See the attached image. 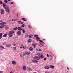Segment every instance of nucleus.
<instances>
[{
	"mask_svg": "<svg viewBox=\"0 0 73 73\" xmlns=\"http://www.w3.org/2000/svg\"><path fill=\"white\" fill-rule=\"evenodd\" d=\"M5 9H6V11L8 12V13H9L10 12L9 8V7L7 5H6V6L4 7Z\"/></svg>",
	"mask_w": 73,
	"mask_h": 73,
	"instance_id": "obj_1",
	"label": "nucleus"
},
{
	"mask_svg": "<svg viewBox=\"0 0 73 73\" xmlns=\"http://www.w3.org/2000/svg\"><path fill=\"white\" fill-rule=\"evenodd\" d=\"M14 33V31H10L9 32V33L8 34V35L10 37H12L13 36L12 35Z\"/></svg>",
	"mask_w": 73,
	"mask_h": 73,
	"instance_id": "obj_2",
	"label": "nucleus"
},
{
	"mask_svg": "<svg viewBox=\"0 0 73 73\" xmlns=\"http://www.w3.org/2000/svg\"><path fill=\"white\" fill-rule=\"evenodd\" d=\"M40 39V38L38 36H36V40L37 41H38L39 40V41L40 42V45H42V44L41 42H42V43H43V44H45V43H44L43 41H42L41 40H39Z\"/></svg>",
	"mask_w": 73,
	"mask_h": 73,
	"instance_id": "obj_3",
	"label": "nucleus"
},
{
	"mask_svg": "<svg viewBox=\"0 0 73 73\" xmlns=\"http://www.w3.org/2000/svg\"><path fill=\"white\" fill-rule=\"evenodd\" d=\"M27 70L28 72H31L32 71V69L31 68L28 67L27 68Z\"/></svg>",
	"mask_w": 73,
	"mask_h": 73,
	"instance_id": "obj_4",
	"label": "nucleus"
},
{
	"mask_svg": "<svg viewBox=\"0 0 73 73\" xmlns=\"http://www.w3.org/2000/svg\"><path fill=\"white\" fill-rule=\"evenodd\" d=\"M1 13L2 15H3L4 13V10L1 9L0 10Z\"/></svg>",
	"mask_w": 73,
	"mask_h": 73,
	"instance_id": "obj_5",
	"label": "nucleus"
},
{
	"mask_svg": "<svg viewBox=\"0 0 73 73\" xmlns=\"http://www.w3.org/2000/svg\"><path fill=\"white\" fill-rule=\"evenodd\" d=\"M32 62H34V63H37L38 61L34 59L32 61Z\"/></svg>",
	"mask_w": 73,
	"mask_h": 73,
	"instance_id": "obj_6",
	"label": "nucleus"
},
{
	"mask_svg": "<svg viewBox=\"0 0 73 73\" xmlns=\"http://www.w3.org/2000/svg\"><path fill=\"white\" fill-rule=\"evenodd\" d=\"M17 34L18 35H20L21 34V31H18L17 33Z\"/></svg>",
	"mask_w": 73,
	"mask_h": 73,
	"instance_id": "obj_7",
	"label": "nucleus"
},
{
	"mask_svg": "<svg viewBox=\"0 0 73 73\" xmlns=\"http://www.w3.org/2000/svg\"><path fill=\"white\" fill-rule=\"evenodd\" d=\"M34 58L35 60H40L39 57L37 56H35L34 57Z\"/></svg>",
	"mask_w": 73,
	"mask_h": 73,
	"instance_id": "obj_8",
	"label": "nucleus"
},
{
	"mask_svg": "<svg viewBox=\"0 0 73 73\" xmlns=\"http://www.w3.org/2000/svg\"><path fill=\"white\" fill-rule=\"evenodd\" d=\"M18 29L19 31H21L23 30V29L21 27H19L18 28Z\"/></svg>",
	"mask_w": 73,
	"mask_h": 73,
	"instance_id": "obj_9",
	"label": "nucleus"
},
{
	"mask_svg": "<svg viewBox=\"0 0 73 73\" xmlns=\"http://www.w3.org/2000/svg\"><path fill=\"white\" fill-rule=\"evenodd\" d=\"M17 21L18 23H19V24H24V22H22L19 21Z\"/></svg>",
	"mask_w": 73,
	"mask_h": 73,
	"instance_id": "obj_10",
	"label": "nucleus"
},
{
	"mask_svg": "<svg viewBox=\"0 0 73 73\" xmlns=\"http://www.w3.org/2000/svg\"><path fill=\"white\" fill-rule=\"evenodd\" d=\"M21 19L22 20H23V21H26L27 20V19L26 18H22Z\"/></svg>",
	"mask_w": 73,
	"mask_h": 73,
	"instance_id": "obj_11",
	"label": "nucleus"
},
{
	"mask_svg": "<svg viewBox=\"0 0 73 73\" xmlns=\"http://www.w3.org/2000/svg\"><path fill=\"white\" fill-rule=\"evenodd\" d=\"M45 69H48L49 68V66H45L44 67Z\"/></svg>",
	"mask_w": 73,
	"mask_h": 73,
	"instance_id": "obj_12",
	"label": "nucleus"
},
{
	"mask_svg": "<svg viewBox=\"0 0 73 73\" xmlns=\"http://www.w3.org/2000/svg\"><path fill=\"white\" fill-rule=\"evenodd\" d=\"M5 28L6 30H7V29H8L9 27L8 26H6L5 27Z\"/></svg>",
	"mask_w": 73,
	"mask_h": 73,
	"instance_id": "obj_13",
	"label": "nucleus"
},
{
	"mask_svg": "<svg viewBox=\"0 0 73 73\" xmlns=\"http://www.w3.org/2000/svg\"><path fill=\"white\" fill-rule=\"evenodd\" d=\"M26 55H29L30 54V52H25Z\"/></svg>",
	"mask_w": 73,
	"mask_h": 73,
	"instance_id": "obj_14",
	"label": "nucleus"
},
{
	"mask_svg": "<svg viewBox=\"0 0 73 73\" xmlns=\"http://www.w3.org/2000/svg\"><path fill=\"white\" fill-rule=\"evenodd\" d=\"M33 50V48L32 47H30L29 48V50H30V51H32Z\"/></svg>",
	"mask_w": 73,
	"mask_h": 73,
	"instance_id": "obj_15",
	"label": "nucleus"
},
{
	"mask_svg": "<svg viewBox=\"0 0 73 73\" xmlns=\"http://www.w3.org/2000/svg\"><path fill=\"white\" fill-rule=\"evenodd\" d=\"M50 68H52V69H54V66H53L52 65H50Z\"/></svg>",
	"mask_w": 73,
	"mask_h": 73,
	"instance_id": "obj_16",
	"label": "nucleus"
},
{
	"mask_svg": "<svg viewBox=\"0 0 73 73\" xmlns=\"http://www.w3.org/2000/svg\"><path fill=\"white\" fill-rule=\"evenodd\" d=\"M4 47L2 45H0V49H5Z\"/></svg>",
	"mask_w": 73,
	"mask_h": 73,
	"instance_id": "obj_17",
	"label": "nucleus"
},
{
	"mask_svg": "<svg viewBox=\"0 0 73 73\" xmlns=\"http://www.w3.org/2000/svg\"><path fill=\"white\" fill-rule=\"evenodd\" d=\"M12 64H13V65H15L16 64V62L15 61H13L12 62Z\"/></svg>",
	"mask_w": 73,
	"mask_h": 73,
	"instance_id": "obj_18",
	"label": "nucleus"
},
{
	"mask_svg": "<svg viewBox=\"0 0 73 73\" xmlns=\"http://www.w3.org/2000/svg\"><path fill=\"white\" fill-rule=\"evenodd\" d=\"M4 25H2L0 26V28L1 29L3 28H4Z\"/></svg>",
	"mask_w": 73,
	"mask_h": 73,
	"instance_id": "obj_19",
	"label": "nucleus"
},
{
	"mask_svg": "<svg viewBox=\"0 0 73 73\" xmlns=\"http://www.w3.org/2000/svg\"><path fill=\"white\" fill-rule=\"evenodd\" d=\"M43 57H44V56L42 55L40 56L39 57V58H42Z\"/></svg>",
	"mask_w": 73,
	"mask_h": 73,
	"instance_id": "obj_20",
	"label": "nucleus"
},
{
	"mask_svg": "<svg viewBox=\"0 0 73 73\" xmlns=\"http://www.w3.org/2000/svg\"><path fill=\"white\" fill-rule=\"evenodd\" d=\"M2 36H3V34H2V33H0V40L2 38Z\"/></svg>",
	"mask_w": 73,
	"mask_h": 73,
	"instance_id": "obj_21",
	"label": "nucleus"
},
{
	"mask_svg": "<svg viewBox=\"0 0 73 73\" xmlns=\"http://www.w3.org/2000/svg\"><path fill=\"white\" fill-rule=\"evenodd\" d=\"M18 29V28L17 27H15L13 29V30H14L15 31H16Z\"/></svg>",
	"mask_w": 73,
	"mask_h": 73,
	"instance_id": "obj_22",
	"label": "nucleus"
},
{
	"mask_svg": "<svg viewBox=\"0 0 73 73\" xmlns=\"http://www.w3.org/2000/svg\"><path fill=\"white\" fill-rule=\"evenodd\" d=\"M32 46L33 47H34V48H36V45L35 44H33Z\"/></svg>",
	"mask_w": 73,
	"mask_h": 73,
	"instance_id": "obj_23",
	"label": "nucleus"
},
{
	"mask_svg": "<svg viewBox=\"0 0 73 73\" xmlns=\"http://www.w3.org/2000/svg\"><path fill=\"white\" fill-rule=\"evenodd\" d=\"M27 68H26V66H23V70H25Z\"/></svg>",
	"mask_w": 73,
	"mask_h": 73,
	"instance_id": "obj_24",
	"label": "nucleus"
},
{
	"mask_svg": "<svg viewBox=\"0 0 73 73\" xmlns=\"http://www.w3.org/2000/svg\"><path fill=\"white\" fill-rule=\"evenodd\" d=\"M22 31H23V33H25V31L24 30V29H23Z\"/></svg>",
	"mask_w": 73,
	"mask_h": 73,
	"instance_id": "obj_25",
	"label": "nucleus"
},
{
	"mask_svg": "<svg viewBox=\"0 0 73 73\" xmlns=\"http://www.w3.org/2000/svg\"><path fill=\"white\" fill-rule=\"evenodd\" d=\"M6 46L7 47H9V46H11V44H7L6 45Z\"/></svg>",
	"mask_w": 73,
	"mask_h": 73,
	"instance_id": "obj_26",
	"label": "nucleus"
},
{
	"mask_svg": "<svg viewBox=\"0 0 73 73\" xmlns=\"http://www.w3.org/2000/svg\"><path fill=\"white\" fill-rule=\"evenodd\" d=\"M6 4L4 3L3 5V7H5V6H6Z\"/></svg>",
	"mask_w": 73,
	"mask_h": 73,
	"instance_id": "obj_27",
	"label": "nucleus"
},
{
	"mask_svg": "<svg viewBox=\"0 0 73 73\" xmlns=\"http://www.w3.org/2000/svg\"><path fill=\"white\" fill-rule=\"evenodd\" d=\"M28 28H30V29H31V28H32V26H31L30 25H29L28 26Z\"/></svg>",
	"mask_w": 73,
	"mask_h": 73,
	"instance_id": "obj_28",
	"label": "nucleus"
},
{
	"mask_svg": "<svg viewBox=\"0 0 73 73\" xmlns=\"http://www.w3.org/2000/svg\"><path fill=\"white\" fill-rule=\"evenodd\" d=\"M7 36V34H5L3 35V37H5Z\"/></svg>",
	"mask_w": 73,
	"mask_h": 73,
	"instance_id": "obj_29",
	"label": "nucleus"
},
{
	"mask_svg": "<svg viewBox=\"0 0 73 73\" xmlns=\"http://www.w3.org/2000/svg\"><path fill=\"white\" fill-rule=\"evenodd\" d=\"M31 41H32V40L31 39H29L28 40L29 42H31Z\"/></svg>",
	"mask_w": 73,
	"mask_h": 73,
	"instance_id": "obj_30",
	"label": "nucleus"
},
{
	"mask_svg": "<svg viewBox=\"0 0 73 73\" xmlns=\"http://www.w3.org/2000/svg\"><path fill=\"white\" fill-rule=\"evenodd\" d=\"M2 23H3V25H5L7 23L5 22H2Z\"/></svg>",
	"mask_w": 73,
	"mask_h": 73,
	"instance_id": "obj_31",
	"label": "nucleus"
},
{
	"mask_svg": "<svg viewBox=\"0 0 73 73\" xmlns=\"http://www.w3.org/2000/svg\"><path fill=\"white\" fill-rule=\"evenodd\" d=\"M41 50L39 49L37 51V52H41Z\"/></svg>",
	"mask_w": 73,
	"mask_h": 73,
	"instance_id": "obj_32",
	"label": "nucleus"
},
{
	"mask_svg": "<svg viewBox=\"0 0 73 73\" xmlns=\"http://www.w3.org/2000/svg\"><path fill=\"white\" fill-rule=\"evenodd\" d=\"M4 2L5 3H7L8 2V1L7 0H5L4 1Z\"/></svg>",
	"mask_w": 73,
	"mask_h": 73,
	"instance_id": "obj_33",
	"label": "nucleus"
},
{
	"mask_svg": "<svg viewBox=\"0 0 73 73\" xmlns=\"http://www.w3.org/2000/svg\"><path fill=\"white\" fill-rule=\"evenodd\" d=\"M22 27H25V25L23 24L21 25Z\"/></svg>",
	"mask_w": 73,
	"mask_h": 73,
	"instance_id": "obj_34",
	"label": "nucleus"
},
{
	"mask_svg": "<svg viewBox=\"0 0 73 73\" xmlns=\"http://www.w3.org/2000/svg\"><path fill=\"white\" fill-rule=\"evenodd\" d=\"M29 38H32V36H31V35H30L29 36Z\"/></svg>",
	"mask_w": 73,
	"mask_h": 73,
	"instance_id": "obj_35",
	"label": "nucleus"
},
{
	"mask_svg": "<svg viewBox=\"0 0 73 73\" xmlns=\"http://www.w3.org/2000/svg\"><path fill=\"white\" fill-rule=\"evenodd\" d=\"M0 4H3V2L1 1H0Z\"/></svg>",
	"mask_w": 73,
	"mask_h": 73,
	"instance_id": "obj_36",
	"label": "nucleus"
},
{
	"mask_svg": "<svg viewBox=\"0 0 73 73\" xmlns=\"http://www.w3.org/2000/svg\"><path fill=\"white\" fill-rule=\"evenodd\" d=\"M46 58H44V61H46Z\"/></svg>",
	"mask_w": 73,
	"mask_h": 73,
	"instance_id": "obj_37",
	"label": "nucleus"
},
{
	"mask_svg": "<svg viewBox=\"0 0 73 73\" xmlns=\"http://www.w3.org/2000/svg\"><path fill=\"white\" fill-rule=\"evenodd\" d=\"M3 25V22L0 23V25Z\"/></svg>",
	"mask_w": 73,
	"mask_h": 73,
	"instance_id": "obj_38",
	"label": "nucleus"
},
{
	"mask_svg": "<svg viewBox=\"0 0 73 73\" xmlns=\"http://www.w3.org/2000/svg\"><path fill=\"white\" fill-rule=\"evenodd\" d=\"M13 48L15 50H16V47H13Z\"/></svg>",
	"mask_w": 73,
	"mask_h": 73,
	"instance_id": "obj_39",
	"label": "nucleus"
},
{
	"mask_svg": "<svg viewBox=\"0 0 73 73\" xmlns=\"http://www.w3.org/2000/svg\"><path fill=\"white\" fill-rule=\"evenodd\" d=\"M26 55V54H25V52L23 54V56H25Z\"/></svg>",
	"mask_w": 73,
	"mask_h": 73,
	"instance_id": "obj_40",
	"label": "nucleus"
},
{
	"mask_svg": "<svg viewBox=\"0 0 73 73\" xmlns=\"http://www.w3.org/2000/svg\"><path fill=\"white\" fill-rule=\"evenodd\" d=\"M50 57H51V58H53V56H52L50 55Z\"/></svg>",
	"mask_w": 73,
	"mask_h": 73,
	"instance_id": "obj_41",
	"label": "nucleus"
},
{
	"mask_svg": "<svg viewBox=\"0 0 73 73\" xmlns=\"http://www.w3.org/2000/svg\"><path fill=\"white\" fill-rule=\"evenodd\" d=\"M23 48L24 49H26V47L25 46H23Z\"/></svg>",
	"mask_w": 73,
	"mask_h": 73,
	"instance_id": "obj_42",
	"label": "nucleus"
},
{
	"mask_svg": "<svg viewBox=\"0 0 73 73\" xmlns=\"http://www.w3.org/2000/svg\"><path fill=\"white\" fill-rule=\"evenodd\" d=\"M12 21H15V19H12Z\"/></svg>",
	"mask_w": 73,
	"mask_h": 73,
	"instance_id": "obj_43",
	"label": "nucleus"
},
{
	"mask_svg": "<svg viewBox=\"0 0 73 73\" xmlns=\"http://www.w3.org/2000/svg\"><path fill=\"white\" fill-rule=\"evenodd\" d=\"M24 45L23 44H22V45H21V46L22 47V48H23V47H24Z\"/></svg>",
	"mask_w": 73,
	"mask_h": 73,
	"instance_id": "obj_44",
	"label": "nucleus"
},
{
	"mask_svg": "<svg viewBox=\"0 0 73 73\" xmlns=\"http://www.w3.org/2000/svg\"><path fill=\"white\" fill-rule=\"evenodd\" d=\"M0 73H3V72L1 71H0Z\"/></svg>",
	"mask_w": 73,
	"mask_h": 73,
	"instance_id": "obj_45",
	"label": "nucleus"
},
{
	"mask_svg": "<svg viewBox=\"0 0 73 73\" xmlns=\"http://www.w3.org/2000/svg\"><path fill=\"white\" fill-rule=\"evenodd\" d=\"M46 39H42V41H46Z\"/></svg>",
	"mask_w": 73,
	"mask_h": 73,
	"instance_id": "obj_46",
	"label": "nucleus"
},
{
	"mask_svg": "<svg viewBox=\"0 0 73 73\" xmlns=\"http://www.w3.org/2000/svg\"><path fill=\"white\" fill-rule=\"evenodd\" d=\"M11 4H12L13 3V2H10Z\"/></svg>",
	"mask_w": 73,
	"mask_h": 73,
	"instance_id": "obj_47",
	"label": "nucleus"
},
{
	"mask_svg": "<svg viewBox=\"0 0 73 73\" xmlns=\"http://www.w3.org/2000/svg\"><path fill=\"white\" fill-rule=\"evenodd\" d=\"M16 45V44H15V43H14V44H13V46H15Z\"/></svg>",
	"mask_w": 73,
	"mask_h": 73,
	"instance_id": "obj_48",
	"label": "nucleus"
},
{
	"mask_svg": "<svg viewBox=\"0 0 73 73\" xmlns=\"http://www.w3.org/2000/svg\"><path fill=\"white\" fill-rule=\"evenodd\" d=\"M47 57H49V55L48 54H47Z\"/></svg>",
	"mask_w": 73,
	"mask_h": 73,
	"instance_id": "obj_49",
	"label": "nucleus"
},
{
	"mask_svg": "<svg viewBox=\"0 0 73 73\" xmlns=\"http://www.w3.org/2000/svg\"><path fill=\"white\" fill-rule=\"evenodd\" d=\"M67 69H68V70H69V68L68 67H67Z\"/></svg>",
	"mask_w": 73,
	"mask_h": 73,
	"instance_id": "obj_50",
	"label": "nucleus"
},
{
	"mask_svg": "<svg viewBox=\"0 0 73 73\" xmlns=\"http://www.w3.org/2000/svg\"><path fill=\"white\" fill-rule=\"evenodd\" d=\"M37 55H38V56H40V53H38Z\"/></svg>",
	"mask_w": 73,
	"mask_h": 73,
	"instance_id": "obj_51",
	"label": "nucleus"
},
{
	"mask_svg": "<svg viewBox=\"0 0 73 73\" xmlns=\"http://www.w3.org/2000/svg\"><path fill=\"white\" fill-rule=\"evenodd\" d=\"M34 36L35 37H36V35H34Z\"/></svg>",
	"mask_w": 73,
	"mask_h": 73,
	"instance_id": "obj_52",
	"label": "nucleus"
},
{
	"mask_svg": "<svg viewBox=\"0 0 73 73\" xmlns=\"http://www.w3.org/2000/svg\"><path fill=\"white\" fill-rule=\"evenodd\" d=\"M20 57H22L23 56V55L21 54H20Z\"/></svg>",
	"mask_w": 73,
	"mask_h": 73,
	"instance_id": "obj_53",
	"label": "nucleus"
},
{
	"mask_svg": "<svg viewBox=\"0 0 73 73\" xmlns=\"http://www.w3.org/2000/svg\"><path fill=\"white\" fill-rule=\"evenodd\" d=\"M9 73H13L12 71H11V72H10Z\"/></svg>",
	"mask_w": 73,
	"mask_h": 73,
	"instance_id": "obj_54",
	"label": "nucleus"
},
{
	"mask_svg": "<svg viewBox=\"0 0 73 73\" xmlns=\"http://www.w3.org/2000/svg\"><path fill=\"white\" fill-rule=\"evenodd\" d=\"M8 1H11V0H7Z\"/></svg>",
	"mask_w": 73,
	"mask_h": 73,
	"instance_id": "obj_55",
	"label": "nucleus"
},
{
	"mask_svg": "<svg viewBox=\"0 0 73 73\" xmlns=\"http://www.w3.org/2000/svg\"><path fill=\"white\" fill-rule=\"evenodd\" d=\"M23 48V47H20V48Z\"/></svg>",
	"mask_w": 73,
	"mask_h": 73,
	"instance_id": "obj_56",
	"label": "nucleus"
},
{
	"mask_svg": "<svg viewBox=\"0 0 73 73\" xmlns=\"http://www.w3.org/2000/svg\"><path fill=\"white\" fill-rule=\"evenodd\" d=\"M36 36H38V35H36Z\"/></svg>",
	"mask_w": 73,
	"mask_h": 73,
	"instance_id": "obj_57",
	"label": "nucleus"
},
{
	"mask_svg": "<svg viewBox=\"0 0 73 73\" xmlns=\"http://www.w3.org/2000/svg\"><path fill=\"white\" fill-rule=\"evenodd\" d=\"M55 73H58L57 72H56Z\"/></svg>",
	"mask_w": 73,
	"mask_h": 73,
	"instance_id": "obj_58",
	"label": "nucleus"
},
{
	"mask_svg": "<svg viewBox=\"0 0 73 73\" xmlns=\"http://www.w3.org/2000/svg\"><path fill=\"white\" fill-rule=\"evenodd\" d=\"M36 50H37V48H36Z\"/></svg>",
	"mask_w": 73,
	"mask_h": 73,
	"instance_id": "obj_59",
	"label": "nucleus"
}]
</instances>
